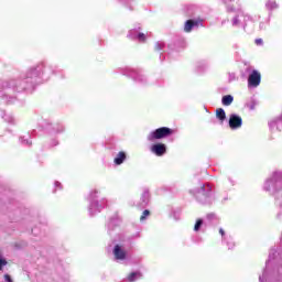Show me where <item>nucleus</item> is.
I'll use <instances>...</instances> for the list:
<instances>
[{
  "mask_svg": "<svg viewBox=\"0 0 282 282\" xmlns=\"http://www.w3.org/2000/svg\"><path fill=\"white\" fill-rule=\"evenodd\" d=\"M171 133H173V130L170 128H159L148 135V140L149 142H153V140H162V138H167V135H171Z\"/></svg>",
  "mask_w": 282,
  "mask_h": 282,
  "instance_id": "f257e3e1",
  "label": "nucleus"
},
{
  "mask_svg": "<svg viewBox=\"0 0 282 282\" xmlns=\"http://www.w3.org/2000/svg\"><path fill=\"white\" fill-rule=\"evenodd\" d=\"M3 88L12 89L14 91H25V89H28V86H25V82L21 79H10L9 82L4 83Z\"/></svg>",
  "mask_w": 282,
  "mask_h": 282,
  "instance_id": "f03ea898",
  "label": "nucleus"
},
{
  "mask_svg": "<svg viewBox=\"0 0 282 282\" xmlns=\"http://www.w3.org/2000/svg\"><path fill=\"white\" fill-rule=\"evenodd\" d=\"M248 84L250 87H259L261 85V73L259 70H252L249 75Z\"/></svg>",
  "mask_w": 282,
  "mask_h": 282,
  "instance_id": "7ed1b4c3",
  "label": "nucleus"
},
{
  "mask_svg": "<svg viewBox=\"0 0 282 282\" xmlns=\"http://www.w3.org/2000/svg\"><path fill=\"white\" fill-rule=\"evenodd\" d=\"M242 124V120L241 117L237 116V115H231L229 118V127L231 129H239V127H241Z\"/></svg>",
  "mask_w": 282,
  "mask_h": 282,
  "instance_id": "20e7f679",
  "label": "nucleus"
},
{
  "mask_svg": "<svg viewBox=\"0 0 282 282\" xmlns=\"http://www.w3.org/2000/svg\"><path fill=\"white\" fill-rule=\"evenodd\" d=\"M152 153H155V155H164L166 153V145L164 143H158L152 145Z\"/></svg>",
  "mask_w": 282,
  "mask_h": 282,
  "instance_id": "39448f33",
  "label": "nucleus"
},
{
  "mask_svg": "<svg viewBox=\"0 0 282 282\" xmlns=\"http://www.w3.org/2000/svg\"><path fill=\"white\" fill-rule=\"evenodd\" d=\"M113 254H115V258L118 259V260H124L127 259V252L124 251V249H122L120 246H115V249H113Z\"/></svg>",
  "mask_w": 282,
  "mask_h": 282,
  "instance_id": "423d86ee",
  "label": "nucleus"
},
{
  "mask_svg": "<svg viewBox=\"0 0 282 282\" xmlns=\"http://www.w3.org/2000/svg\"><path fill=\"white\" fill-rule=\"evenodd\" d=\"M279 177H281V174L275 173L273 178L267 181L265 191H270V186H274V184H276V182H279Z\"/></svg>",
  "mask_w": 282,
  "mask_h": 282,
  "instance_id": "0eeeda50",
  "label": "nucleus"
},
{
  "mask_svg": "<svg viewBox=\"0 0 282 282\" xmlns=\"http://www.w3.org/2000/svg\"><path fill=\"white\" fill-rule=\"evenodd\" d=\"M232 100H235V98L232 97V95H227V96H224V97H223L221 102H223V105H224L225 107H230V105H232Z\"/></svg>",
  "mask_w": 282,
  "mask_h": 282,
  "instance_id": "6e6552de",
  "label": "nucleus"
},
{
  "mask_svg": "<svg viewBox=\"0 0 282 282\" xmlns=\"http://www.w3.org/2000/svg\"><path fill=\"white\" fill-rule=\"evenodd\" d=\"M124 160H127V154L124 152H119L115 159V164L120 165L122 162H124Z\"/></svg>",
  "mask_w": 282,
  "mask_h": 282,
  "instance_id": "1a4fd4ad",
  "label": "nucleus"
},
{
  "mask_svg": "<svg viewBox=\"0 0 282 282\" xmlns=\"http://www.w3.org/2000/svg\"><path fill=\"white\" fill-rule=\"evenodd\" d=\"M150 197H151V195L149 194L148 189H144L143 194H142V203H141V206L143 208H144V206H148Z\"/></svg>",
  "mask_w": 282,
  "mask_h": 282,
  "instance_id": "9d476101",
  "label": "nucleus"
},
{
  "mask_svg": "<svg viewBox=\"0 0 282 282\" xmlns=\"http://www.w3.org/2000/svg\"><path fill=\"white\" fill-rule=\"evenodd\" d=\"M195 25H197V22H195L193 20L186 21L185 26H184L185 32H191V30H193V28H195Z\"/></svg>",
  "mask_w": 282,
  "mask_h": 282,
  "instance_id": "9b49d317",
  "label": "nucleus"
},
{
  "mask_svg": "<svg viewBox=\"0 0 282 282\" xmlns=\"http://www.w3.org/2000/svg\"><path fill=\"white\" fill-rule=\"evenodd\" d=\"M267 10H276L279 8V4H276V1L269 0L265 3Z\"/></svg>",
  "mask_w": 282,
  "mask_h": 282,
  "instance_id": "f8f14e48",
  "label": "nucleus"
},
{
  "mask_svg": "<svg viewBox=\"0 0 282 282\" xmlns=\"http://www.w3.org/2000/svg\"><path fill=\"white\" fill-rule=\"evenodd\" d=\"M240 19H243V13L241 11H239L238 15L232 19V25L234 26L240 25L241 23Z\"/></svg>",
  "mask_w": 282,
  "mask_h": 282,
  "instance_id": "ddd939ff",
  "label": "nucleus"
},
{
  "mask_svg": "<svg viewBox=\"0 0 282 282\" xmlns=\"http://www.w3.org/2000/svg\"><path fill=\"white\" fill-rule=\"evenodd\" d=\"M216 116L218 118V120H226V111L223 108H219L216 110Z\"/></svg>",
  "mask_w": 282,
  "mask_h": 282,
  "instance_id": "4468645a",
  "label": "nucleus"
},
{
  "mask_svg": "<svg viewBox=\"0 0 282 282\" xmlns=\"http://www.w3.org/2000/svg\"><path fill=\"white\" fill-rule=\"evenodd\" d=\"M140 276H142V274L140 272H132V273L129 274L128 281L133 282L137 279H140Z\"/></svg>",
  "mask_w": 282,
  "mask_h": 282,
  "instance_id": "2eb2a0df",
  "label": "nucleus"
},
{
  "mask_svg": "<svg viewBox=\"0 0 282 282\" xmlns=\"http://www.w3.org/2000/svg\"><path fill=\"white\" fill-rule=\"evenodd\" d=\"M210 191H213V187L210 186V184H205L200 188V193H204V195H208Z\"/></svg>",
  "mask_w": 282,
  "mask_h": 282,
  "instance_id": "dca6fc26",
  "label": "nucleus"
},
{
  "mask_svg": "<svg viewBox=\"0 0 282 282\" xmlns=\"http://www.w3.org/2000/svg\"><path fill=\"white\" fill-rule=\"evenodd\" d=\"M203 225H204V220L198 219L194 226V230L197 232L199 230V228H202Z\"/></svg>",
  "mask_w": 282,
  "mask_h": 282,
  "instance_id": "f3484780",
  "label": "nucleus"
},
{
  "mask_svg": "<svg viewBox=\"0 0 282 282\" xmlns=\"http://www.w3.org/2000/svg\"><path fill=\"white\" fill-rule=\"evenodd\" d=\"M149 215H151V212H149V209H145L142 214V216L140 217L141 221H144V219H147V217H149Z\"/></svg>",
  "mask_w": 282,
  "mask_h": 282,
  "instance_id": "a211bd4d",
  "label": "nucleus"
},
{
  "mask_svg": "<svg viewBox=\"0 0 282 282\" xmlns=\"http://www.w3.org/2000/svg\"><path fill=\"white\" fill-rule=\"evenodd\" d=\"M155 50H156V51L164 50V42H158V43L155 44Z\"/></svg>",
  "mask_w": 282,
  "mask_h": 282,
  "instance_id": "6ab92c4d",
  "label": "nucleus"
},
{
  "mask_svg": "<svg viewBox=\"0 0 282 282\" xmlns=\"http://www.w3.org/2000/svg\"><path fill=\"white\" fill-rule=\"evenodd\" d=\"M3 265H8V261L0 256V270H3Z\"/></svg>",
  "mask_w": 282,
  "mask_h": 282,
  "instance_id": "aec40b11",
  "label": "nucleus"
},
{
  "mask_svg": "<svg viewBox=\"0 0 282 282\" xmlns=\"http://www.w3.org/2000/svg\"><path fill=\"white\" fill-rule=\"evenodd\" d=\"M36 76H39V72H36V69H33L31 70L30 76H28V78H34Z\"/></svg>",
  "mask_w": 282,
  "mask_h": 282,
  "instance_id": "412c9836",
  "label": "nucleus"
},
{
  "mask_svg": "<svg viewBox=\"0 0 282 282\" xmlns=\"http://www.w3.org/2000/svg\"><path fill=\"white\" fill-rule=\"evenodd\" d=\"M138 39L139 41L144 42L147 40V36L144 35V33H139Z\"/></svg>",
  "mask_w": 282,
  "mask_h": 282,
  "instance_id": "4be33fe9",
  "label": "nucleus"
},
{
  "mask_svg": "<svg viewBox=\"0 0 282 282\" xmlns=\"http://www.w3.org/2000/svg\"><path fill=\"white\" fill-rule=\"evenodd\" d=\"M4 281L6 282H13L12 278L10 276V274H4Z\"/></svg>",
  "mask_w": 282,
  "mask_h": 282,
  "instance_id": "5701e85b",
  "label": "nucleus"
},
{
  "mask_svg": "<svg viewBox=\"0 0 282 282\" xmlns=\"http://www.w3.org/2000/svg\"><path fill=\"white\" fill-rule=\"evenodd\" d=\"M256 45H263V40L262 39H257L256 40Z\"/></svg>",
  "mask_w": 282,
  "mask_h": 282,
  "instance_id": "b1692460",
  "label": "nucleus"
},
{
  "mask_svg": "<svg viewBox=\"0 0 282 282\" xmlns=\"http://www.w3.org/2000/svg\"><path fill=\"white\" fill-rule=\"evenodd\" d=\"M224 3H226L227 6L232 3V0H224Z\"/></svg>",
  "mask_w": 282,
  "mask_h": 282,
  "instance_id": "393cba45",
  "label": "nucleus"
},
{
  "mask_svg": "<svg viewBox=\"0 0 282 282\" xmlns=\"http://www.w3.org/2000/svg\"><path fill=\"white\" fill-rule=\"evenodd\" d=\"M89 210H90V215H94V213L91 212L94 210V204L90 205Z\"/></svg>",
  "mask_w": 282,
  "mask_h": 282,
  "instance_id": "a878e982",
  "label": "nucleus"
},
{
  "mask_svg": "<svg viewBox=\"0 0 282 282\" xmlns=\"http://www.w3.org/2000/svg\"><path fill=\"white\" fill-rule=\"evenodd\" d=\"M135 80H142V75H138V76L135 77Z\"/></svg>",
  "mask_w": 282,
  "mask_h": 282,
  "instance_id": "bb28decb",
  "label": "nucleus"
},
{
  "mask_svg": "<svg viewBox=\"0 0 282 282\" xmlns=\"http://www.w3.org/2000/svg\"><path fill=\"white\" fill-rule=\"evenodd\" d=\"M22 142H23V144H29V145L32 144V142H30L28 140L26 141H22Z\"/></svg>",
  "mask_w": 282,
  "mask_h": 282,
  "instance_id": "cd10ccee",
  "label": "nucleus"
},
{
  "mask_svg": "<svg viewBox=\"0 0 282 282\" xmlns=\"http://www.w3.org/2000/svg\"><path fill=\"white\" fill-rule=\"evenodd\" d=\"M98 192L97 191H94L91 194H90V196H91V198L94 199V195H96ZM94 194V195H93Z\"/></svg>",
  "mask_w": 282,
  "mask_h": 282,
  "instance_id": "c85d7f7f",
  "label": "nucleus"
},
{
  "mask_svg": "<svg viewBox=\"0 0 282 282\" xmlns=\"http://www.w3.org/2000/svg\"><path fill=\"white\" fill-rule=\"evenodd\" d=\"M249 109H254V104L248 105Z\"/></svg>",
  "mask_w": 282,
  "mask_h": 282,
  "instance_id": "c756f323",
  "label": "nucleus"
},
{
  "mask_svg": "<svg viewBox=\"0 0 282 282\" xmlns=\"http://www.w3.org/2000/svg\"><path fill=\"white\" fill-rule=\"evenodd\" d=\"M219 232H220L221 237H224L225 232L221 228L219 229Z\"/></svg>",
  "mask_w": 282,
  "mask_h": 282,
  "instance_id": "7c9ffc66",
  "label": "nucleus"
},
{
  "mask_svg": "<svg viewBox=\"0 0 282 282\" xmlns=\"http://www.w3.org/2000/svg\"><path fill=\"white\" fill-rule=\"evenodd\" d=\"M55 186H61V183L56 182V183H55Z\"/></svg>",
  "mask_w": 282,
  "mask_h": 282,
  "instance_id": "2f4dec72",
  "label": "nucleus"
},
{
  "mask_svg": "<svg viewBox=\"0 0 282 282\" xmlns=\"http://www.w3.org/2000/svg\"><path fill=\"white\" fill-rule=\"evenodd\" d=\"M228 11H232V9H230V7H228Z\"/></svg>",
  "mask_w": 282,
  "mask_h": 282,
  "instance_id": "473e14b6",
  "label": "nucleus"
}]
</instances>
